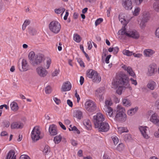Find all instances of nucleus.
Wrapping results in <instances>:
<instances>
[{"instance_id": "nucleus-1", "label": "nucleus", "mask_w": 159, "mask_h": 159, "mask_svg": "<svg viewBox=\"0 0 159 159\" xmlns=\"http://www.w3.org/2000/svg\"><path fill=\"white\" fill-rule=\"evenodd\" d=\"M113 85L116 89V93L119 95H121L124 88L132 90L129 84V79L125 74L120 73L118 75V79L116 81L112 82Z\"/></svg>"}, {"instance_id": "nucleus-2", "label": "nucleus", "mask_w": 159, "mask_h": 159, "mask_svg": "<svg viewBox=\"0 0 159 159\" xmlns=\"http://www.w3.org/2000/svg\"><path fill=\"white\" fill-rule=\"evenodd\" d=\"M104 117L100 113H97L93 117V120L95 128H98L99 131L106 132L110 129L109 124L104 121Z\"/></svg>"}, {"instance_id": "nucleus-3", "label": "nucleus", "mask_w": 159, "mask_h": 159, "mask_svg": "<svg viewBox=\"0 0 159 159\" xmlns=\"http://www.w3.org/2000/svg\"><path fill=\"white\" fill-rule=\"evenodd\" d=\"M28 57L31 64L34 66H36L41 64L45 60L44 55L41 53L35 54L33 51L30 52Z\"/></svg>"}, {"instance_id": "nucleus-4", "label": "nucleus", "mask_w": 159, "mask_h": 159, "mask_svg": "<svg viewBox=\"0 0 159 159\" xmlns=\"http://www.w3.org/2000/svg\"><path fill=\"white\" fill-rule=\"evenodd\" d=\"M129 20H121V23L123 24V26L121 29L118 32L119 35H125L129 37H131L135 39H137L139 37V34L138 32L135 30L129 31V33L125 31L126 26L129 22Z\"/></svg>"}, {"instance_id": "nucleus-5", "label": "nucleus", "mask_w": 159, "mask_h": 159, "mask_svg": "<svg viewBox=\"0 0 159 159\" xmlns=\"http://www.w3.org/2000/svg\"><path fill=\"white\" fill-rule=\"evenodd\" d=\"M125 109L121 106L118 105L117 107V113L115 116V119L118 121L121 122H125L126 120V115L125 114Z\"/></svg>"}, {"instance_id": "nucleus-6", "label": "nucleus", "mask_w": 159, "mask_h": 159, "mask_svg": "<svg viewBox=\"0 0 159 159\" xmlns=\"http://www.w3.org/2000/svg\"><path fill=\"white\" fill-rule=\"evenodd\" d=\"M50 30L54 34H57L60 31L61 26L57 20H52L49 25Z\"/></svg>"}, {"instance_id": "nucleus-7", "label": "nucleus", "mask_w": 159, "mask_h": 159, "mask_svg": "<svg viewBox=\"0 0 159 159\" xmlns=\"http://www.w3.org/2000/svg\"><path fill=\"white\" fill-rule=\"evenodd\" d=\"M40 131L39 126H36L33 129L31 133V138L34 142L38 140L39 139L42 138L39 136Z\"/></svg>"}, {"instance_id": "nucleus-8", "label": "nucleus", "mask_w": 159, "mask_h": 159, "mask_svg": "<svg viewBox=\"0 0 159 159\" xmlns=\"http://www.w3.org/2000/svg\"><path fill=\"white\" fill-rule=\"evenodd\" d=\"M85 108L89 112H93L95 111L96 106L94 102L91 100L86 101L85 104Z\"/></svg>"}, {"instance_id": "nucleus-9", "label": "nucleus", "mask_w": 159, "mask_h": 159, "mask_svg": "<svg viewBox=\"0 0 159 159\" xmlns=\"http://www.w3.org/2000/svg\"><path fill=\"white\" fill-rule=\"evenodd\" d=\"M37 74L41 77H44L48 73L47 71L45 68L42 66H39L36 69Z\"/></svg>"}, {"instance_id": "nucleus-10", "label": "nucleus", "mask_w": 159, "mask_h": 159, "mask_svg": "<svg viewBox=\"0 0 159 159\" xmlns=\"http://www.w3.org/2000/svg\"><path fill=\"white\" fill-rule=\"evenodd\" d=\"M122 5L126 10H131L132 8V0H122Z\"/></svg>"}, {"instance_id": "nucleus-11", "label": "nucleus", "mask_w": 159, "mask_h": 159, "mask_svg": "<svg viewBox=\"0 0 159 159\" xmlns=\"http://www.w3.org/2000/svg\"><path fill=\"white\" fill-rule=\"evenodd\" d=\"M24 126L23 124L20 121H14L11 125V129H22Z\"/></svg>"}, {"instance_id": "nucleus-12", "label": "nucleus", "mask_w": 159, "mask_h": 159, "mask_svg": "<svg viewBox=\"0 0 159 159\" xmlns=\"http://www.w3.org/2000/svg\"><path fill=\"white\" fill-rule=\"evenodd\" d=\"M141 18L142 20H150L155 19L153 15H151L147 11H145L143 13L141 16Z\"/></svg>"}, {"instance_id": "nucleus-13", "label": "nucleus", "mask_w": 159, "mask_h": 159, "mask_svg": "<svg viewBox=\"0 0 159 159\" xmlns=\"http://www.w3.org/2000/svg\"><path fill=\"white\" fill-rule=\"evenodd\" d=\"M148 127L146 126H140L139 128L143 136L145 139H148L149 138L148 134H147V132Z\"/></svg>"}, {"instance_id": "nucleus-14", "label": "nucleus", "mask_w": 159, "mask_h": 159, "mask_svg": "<svg viewBox=\"0 0 159 159\" xmlns=\"http://www.w3.org/2000/svg\"><path fill=\"white\" fill-rule=\"evenodd\" d=\"M150 121L156 125L159 126V116L157 114L154 113L152 115Z\"/></svg>"}, {"instance_id": "nucleus-15", "label": "nucleus", "mask_w": 159, "mask_h": 159, "mask_svg": "<svg viewBox=\"0 0 159 159\" xmlns=\"http://www.w3.org/2000/svg\"><path fill=\"white\" fill-rule=\"evenodd\" d=\"M19 70L21 71H25L29 69V65L27 61L25 59H23L22 61V66L21 68L19 67Z\"/></svg>"}, {"instance_id": "nucleus-16", "label": "nucleus", "mask_w": 159, "mask_h": 159, "mask_svg": "<svg viewBox=\"0 0 159 159\" xmlns=\"http://www.w3.org/2000/svg\"><path fill=\"white\" fill-rule=\"evenodd\" d=\"M71 88V84L69 81H66L64 83L61 87L62 91L65 92L69 91Z\"/></svg>"}, {"instance_id": "nucleus-17", "label": "nucleus", "mask_w": 159, "mask_h": 159, "mask_svg": "<svg viewBox=\"0 0 159 159\" xmlns=\"http://www.w3.org/2000/svg\"><path fill=\"white\" fill-rule=\"evenodd\" d=\"M73 116L80 120L83 117L82 112L79 110H75L73 112Z\"/></svg>"}, {"instance_id": "nucleus-18", "label": "nucleus", "mask_w": 159, "mask_h": 159, "mask_svg": "<svg viewBox=\"0 0 159 159\" xmlns=\"http://www.w3.org/2000/svg\"><path fill=\"white\" fill-rule=\"evenodd\" d=\"M49 132L52 135H55L57 134L56 126L54 125H52L49 126Z\"/></svg>"}, {"instance_id": "nucleus-19", "label": "nucleus", "mask_w": 159, "mask_h": 159, "mask_svg": "<svg viewBox=\"0 0 159 159\" xmlns=\"http://www.w3.org/2000/svg\"><path fill=\"white\" fill-rule=\"evenodd\" d=\"M112 102L110 99H106L105 101V105L102 107L103 110H107V109L111 108L110 106L112 105Z\"/></svg>"}, {"instance_id": "nucleus-20", "label": "nucleus", "mask_w": 159, "mask_h": 159, "mask_svg": "<svg viewBox=\"0 0 159 159\" xmlns=\"http://www.w3.org/2000/svg\"><path fill=\"white\" fill-rule=\"evenodd\" d=\"M97 71L92 69H90L87 71L86 75L89 78L93 79L95 75H96Z\"/></svg>"}, {"instance_id": "nucleus-21", "label": "nucleus", "mask_w": 159, "mask_h": 159, "mask_svg": "<svg viewBox=\"0 0 159 159\" xmlns=\"http://www.w3.org/2000/svg\"><path fill=\"white\" fill-rule=\"evenodd\" d=\"M147 86L148 89L153 90L156 87L157 84L154 81L152 80H150L149 81Z\"/></svg>"}, {"instance_id": "nucleus-22", "label": "nucleus", "mask_w": 159, "mask_h": 159, "mask_svg": "<svg viewBox=\"0 0 159 159\" xmlns=\"http://www.w3.org/2000/svg\"><path fill=\"white\" fill-rule=\"evenodd\" d=\"M107 110H103L105 112L109 117L110 118H113L115 116V114L113 113V109L111 108H109L107 109Z\"/></svg>"}, {"instance_id": "nucleus-23", "label": "nucleus", "mask_w": 159, "mask_h": 159, "mask_svg": "<svg viewBox=\"0 0 159 159\" xmlns=\"http://www.w3.org/2000/svg\"><path fill=\"white\" fill-rule=\"evenodd\" d=\"M122 67L124 68V70L127 71V72L130 75L133 77L135 76V75L131 67L129 66L127 67L125 66H123Z\"/></svg>"}, {"instance_id": "nucleus-24", "label": "nucleus", "mask_w": 159, "mask_h": 159, "mask_svg": "<svg viewBox=\"0 0 159 159\" xmlns=\"http://www.w3.org/2000/svg\"><path fill=\"white\" fill-rule=\"evenodd\" d=\"M15 152L13 150H10L6 157V159H16V156H15Z\"/></svg>"}, {"instance_id": "nucleus-25", "label": "nucleus", "mask_w": 159, "mask_h": 159, "mask_svg": "<svg viewBox=\"0 0 159 159\" xmlns=\"http://www.w3.org/2000/svg\"><path fill=\"white\" fill-rule=\"evenodd\" d=\"M138 108L136 107L134 108H132L127 111V114L129 116H132L134 115L137 111Z\"/></svg>"}, {"instance_id": "nucleus-26", "label": "nucleus", "mask_w": 159, "mask_h": 159, "mask_svg": "<svg viewBox=\"0 0 159 159\" xmlns=\"http://www.w3.org/2000/svg\"><path fill=\"white\" fill-rule=\"evenodd\" d=\"M143 53L146 57H149L152 56L155 53V51L151 49H148L145 50L143 51Z\"/></svg>"}, {"instance_id": "nucleus-27", "label": "nucleus", "mask_w": 159, "mask_h": 159, "mask_svg": "<svg viewBox=\"0 0 159 159\" xmlns=\"http://www.w3.org/2000/svg\"><path fill=\"white\" fill-rule=\"evenodd\" d=\"M96 74V75H95L92 79V81L94 82L98 83L101 81V77L98 75L97 72Z\"/></svg>"}, {"instance_id": "nucleus-28", "label": "nucleus", "mask_w": 159, "mask_h": 159, "mask_svg": "<svg viewBox=\"0 0 159 159\" xmlns=\"http://www.w3.org/2000/svg\"><path fill=\"white\" fill-rule=\"evenodd\" d=\"M11 110L14 111H16L19 108L17 104L14 102L11 103Z\"/></svg>"}, {"instance_id": "nucleus-29", "label": "nucleus", "mask_w": 159, "mask_h": 159, "mask_svg": "<svg viewBox=\"0 0 159 159\" xmlns=\"http://www.w3.org/2000/svg\"><path fill=\"white\" fill-rule=\"evenodd\" d=\"M122 102L123 105L127 107L130 106L131 105L130 101L128 98H124Z\"/></svg>"}, {"instance_id": "nucleus-30", "label": "nucleus", "mask_w": 159, "mask_h": 159, "mask_svg": "<svg viewBox=\"0 0 159 159\" xmlns=\"http://www.w3.org/2000/svg\"><path fill=\"white\" fill-rule=\"evenodd\" d=\"M155 72V68L151 66H149L148 68V75L149 76L153 75Z\"/></svg>"}, {"instance_id": "nucleus-31", "label": "nucleus", "mask_w": 159, "mask_h": 159, "mask_svg": "<svg viewBox=\"0 0 159 159\" xmlns=\"http://www.w3.org/2000/svg\"><path fill=\"white\" fill-rule=\"evenodd\" d=\"M82 38L78 34H74L73 36V39L77 43H80L81 40Z\"/></svg>"}, {"instance_id": "nucleus-32", "label": "nucleus", "mask_w": 159, "mask_h": 159, "mask_svg": "<svg viewBox=\"0 0 159 159\" xmlns=\"http://www.w3.org/2000/svg\"><path fill=\"white\" fill-rule=\"evenodd\" d=\"M118 132L119 133L121 134L123 132H127L128 130L126 127H120L118 128Z\"/></svg>"}, {"instance_id": "nucleus-33", "label": "nucleus", "mask_w": 159, "mask_h": 159, "mask_svg": "<svg viewBox=\"0 0 159 159\" xmlns=\"http://www.w3.org/2000/svg\"><path fill=\"white\" fill-rule=\"evenodd\" d=\"M61 139L62 137L60 135H59L55 137L53 140L55 143L58 144L61 142Z\"/></svg>"}, {"instance_id": "nucleus-34", "label": "nucleus", "mask_w": 159, "mask_h": 159, "mask_svg": "<svg viewBox=\"0 0 159 159\" xmlns=\"http://www.w3.org/2000/svg\"><path fill=\"white\" fill-rule=\"evenodd\" d=\"M65 11V9L63 7H61L58 9H56L54 10L55 12L57 14H59L62 12L61 16H62L63 13Z\"/></svg>"}, {"instance_id": "nucleus-35", "label": "nucleus", "mask_w": 159, "mask_h": 159, "mask_svg": "<svg viewBox=\"0 0 159 159\" xmlns=\"http://www.w3.org/2000/svg\"><path fill=\"white\" fill-rule=\"evenodd\" d=\"M50 151V147L48 145H45L43 151L44 155L48 154Z\"/></svg>"}, {"instance_id": "nucleus-36", "label": "nucleus", "mask_w": 159, "mask_h": 159, "mask_svg": "<svg viewBox=\"0 0 159 159\" xmlns=\"http://www.w3.org/2000/svg\"><path fill=\"white\" fill-rule=\"evenodd\" d=\"M153 7L155 11L159 12V2H154L153 4Z\"/></svg>"}, {"instance_id": "nucleus-37", "label": "nucleus", "mask_w": 159, "mask_h": 159, "mask_svg": "<svg viewBox=\"0 0 159 159\" xmlns=\"http://www.w3.org/2000/svg\"><path fill=\"white\" fill-rule=\"evenodd\" d=\"M95 95L98 96L99 95H103L104 94V91L102 88H100L97 90L95 93Z\"/></svg>"}, {"instance_id": "nucleus-38", "label": "nucleus", "mask_w": 159, "mask_h": 159, "mask_svg": "<svg viewBox=\"0 0 159 159\" xmlns=\"http://www.w3.org/2000/svg\"><path fill=\"white\" fill-rule=\"evenodd\" d=\"M84 125L87 128H89L91 125V122L89 120L86 119L83 121Z\"/></svg>"}, {"instance_id": "nucleus-39", "label": "nucleus", "mask_w": 159, "mask_h": 159, "mask_svg": "<svg viewBox=\"0 0 159 159\" xmlns=\"http://www.w3.org/2000/svg\"><path fill=\"white\" fill-rule=\"evenodd\" d=\"M30 20H25L22 26V29L23 30H25L26 26L29 25L30 23Z\"/></svg>"}, {"instance_id": "nucleus-40", "label": "nucleus", "mask_w": 159, "mask_h": 159, "mask_svg": "<svg viewBox=\"0 0 159 159\" xmlns=\"http://www.w3.org/2000/svg\"><path fill=\"white\" fill-rule=\"evenodd\" d=\"M123 53L128 56H131L132 55V52H130L128 50H125L123 51Z\"/></svg>"}, {"instance_id": "nucleus-41", "label": "nucleus", "mask_w": 159, "mask_h": 159, "mask_svg": "<svg viewBox=\"0 0 159 159\" xmlns=\"http://www.w3.org/2000/svg\"><path fill=\"white\" fill-rule=\"evenodd\" d=\"M125 146L122 143H120L117 147V149L120 151H122L124 149Z\"/></svg>"}, {"instance_id": "nucleus-42", "label": "nucleus", "mask_w": 159, "mask_h": 159, "mask_svg": "<svg viewBox=\"0 0 159 159\" xmlns=\"http://www.w3.org/2000/svg\"><path fill=\"white\" fill-rule=\"evenodd\" d=\"M147 20H141L139 24L140 27L142 28H144L146 26Z\"/></svg>"}, {"instance_id": "nucleus-43", "label": "nucleus", "mask_w": 159, "mask_h": 159, "mask_svg": "<svg viewBox=\"0 0 159 159\" xmlns=\"http://www.w3.org/2000/svg\"><path fill=\"white\" fill-rule=\"evenodd\" d=\"M52 89L50 86H48L45 89V91L46 94H49L52 92Z\"/></svg>"}, {"instance_id": "nucleus-44", "label": "nucleus", "mask_w": 159, "mask_h": 159, "mask_svg": "<svg viewBox=\"0 0 159 159\" xmlns=\"http://www.w3.org/2000/svg\"><path fill=\"white\" fill-rule=\"evenodd\" d=\"M80 49L82 50V52L84 54L85 57H86L87 59L89 60H90V58L88 56V55L86 53V52L84 51V47L82 45H80Z\"/></svg>"}, {"instance_id": "nucleus-45", "label": "nucleus", "mask_w": 159, "mask_h": 159, "mask_svg": "<svg viewBox=\"0 0 159 159\" xmlns=\"http://www.w3.org/2000/svg\"><path fill=\"white\" fill-rule=\"evenodd\" d=\"M4 127L8 128L10 125V122L7 120H4L3 122Z\"/></svg>"}, {"instance_id": "nucleus-46", "label": "nucleus", "mask_w": 159, "mask_h": 159, "mask_svg": "<svg viewBox=\"0 0 159 159\" xmlns=\"http://www.w3.org/2000/svg\"><path fill=\"white\" fill-rule=\"evenodd\" d=\"M131 135L128 134H126L124 137V139L126 141H127L131 140Z\"/></svg>"}, {"instance_id": "nucleus-47", "label": "nucleus", "mask_w": 159, "mask_h": 159, "mask_svg": "<svg viewBox=\"0 0 159 159\" xmlns=\"http://www.w3.org/2000/svg\"><path fill=\"white\" fill-rule=\"evenodd\" d=\"M140 9L138 7H136L134 10V11L133 12V15L135 16H136L138 15L140 12Z\"/></svg>"}, {"instance_id": "nucleus-48", "label": "nucleus", "mask_w": 159, "mask_h": 159, "mask_svg": "<svg viewBox=\"0 0 159 159\" xmlns=\"http://www.w3.org/2000/svg\"><path fill=\"white\" fill-rule=\"evenodd\" d=\"M111 138L113 141L114 144L115 145L117 144L119 142V139L116 136H112Z\"/></svg>"}, {"instance_id": "nucleus-49", "label": "nucleus", "mask_w": 159, "mask_h": 159, "mask_svg": "<svg viewBox=\"0 0 159 159\" xmlns=\"http://www.w3.org/2000/svg\"><path fill=\"white\" fill-rule=\"evenodd\" d=\"M53 99L57 105L59 104L61 102L60 100L55 96L53 97Z\"/></svg>"}, {"instance_id": "nucleus-50", "label": "nucleus", "mask_w": 159, "mask_h": 159, "mask_svg": "<svg viewBox=\"0 0 159 159\" xmlns=\"http://www.w3.org/2000/svg\"><path fill=\"white\" fill-rule=\"evenodd\" d=\"M69 130L70 131L75 130L76 131V133L78 134H79L80 133V131L77 129V127L75 126H74L72 128H71V129L70 128H69Z\"/></svg>"}, {"instance_id": "nucleus-51", "label": "nucleus", "mask_w": 159, "mask_h": 159, "mask_svg": "<svg viewBox=\"0 0 159 159\" xmlns=\"http://www.w3.org/2000/svg\"><path fill=\"white\" fill-rule=\"evenodd\" d=\"M75 97L77 99V102L78 103L79 102V101L80 100V98L79 96V95H78L77 93V90H75Z\"/></svg>"}, {"instance_id": "nucleus-52", "label": "nucleus", "mask_w": 159, "mask_h": 159, "mask_svg": "<svg viewBox=\"0 0 159 159\" xmlns=\"http://www.w3.org/2000/svg\"><path fill=\"white\" fill-rule=\"evenodd\" d=\"M29 32L32 35H34L36 33L35 30L32 28H30Z\"/></svg>"}, {"instance_id": "nucleus-53", "label": "nucleus", "mask_w": 159, "mask_h": 159, "mask_svg": "<svg viewBox=\"0 0 159 159\" xmlns=\"http://www.w3.org/2000/svg\"><path fill=\"white\" fill-rule=\"evenodd\" d=\"M59 70H56L52 73V76H57L59 74Z\"/></svg>"}, {"instance_id": "nucleus-54", "label": "nucleus", "mask_w": 159, "mask_h": 159, "mask_svg": "<svg viewBox=\"0 0 159 159\" xmlns=\"http://www.w3.org/2000/svg\"><path fill=\"white\" fill-rule=\"evenodd\" d=\"M20 159H30V157L27 155H22L20 156Z\"/></svg>"}, {"instance_id": "nucleus-55", "label": "nucleus", "mask_w": 159, "mask_h": 159, "mask_svg": "<svg viewBox=\"0 0 159 159\" xmlns=\"http://www.w3.org/2000/svg\"><path fill=\"white\" fill-rule=\"evenodd\" d=\"M119 20H126V18H125V15L123 14L120 13L119 15Z\"/></svg>"}, {"instance_id": "nucleus-56", "label": "nucleus", "mask_w": 159, "mask_h": 159, "mask_svg": "<svg viewBox=\"0 0 159 159\" xmlns=\"http://www.w3.org/2000/svg\"><path fill=\"white\" fill-rule=\"evenodd\" d=\"M51 62V59L50 58L48 59L47 61V65L46 66L47 69H48L49 68Z\"/></svg>"}, {"instance_id": "nucleus-57", "label": "nucleus", "mask_w": 159, "mask_h": 159, "mask_svg": "<svg viewBox=\"0 0 159 159\" xmlns=\"http://www.w3.org/2000/svg\"><path fill=\"white\" fill-rule=\"evenodd\" d=\"M70 142L72 145L74 146H76L78 144L77 142L74 139H71Z\"/></svg>"}, {"instance_id": "nucleus-58", "label": "nucleus", "mask_w": 159, "mask_h": 159, "mask_svg": "<svg viewBox=\"0 0 159 159\" xmlns=\"http://www.w3.org/2000/svg\"><path fill=\"white\" fill-rule=\"evenodd\" d=\"M80 66L82 67H84L85 66L83 61L80 59H78L77 61Z\"/></svg>"}, {"instance_id": "nucleus-59", "label": "nucleus", "mask_w": 159, "mask_h": 159, "mask_svg": "<svg viewBox=\"0 0 159 159\" xmlns=\"http://www.w3.org/2000/svg\"><path fill=\"white\" fill-rule=\"evenodd\" d=\"M119 50V48L118 47H116L113 48V53L115 54H116Z\"/></svg>"}, {"instance_id": "nucleus-60", "label": "nucleus", "mask_w": 159, "mask_h": 159, "mask_svg": "<svg viewBox=\"0 0 159 159\" xmlns=\"http://www.w3.org/2000/svg\"><path fill=\"white\" fill-rule=\"evenodd\" d=\"M156 36L159 39V27L156 30L155 33Z\"/></svg>"}, {"instance_id": "nucleus-61", "label": "nucleus", "mask_w": 159, "mask_h": 159, "mask_svg": "<svg viewBox=\"0 0 159 159\" xmlns=\"http://www.w3.org/2000/svg\"><path fill=\"white\" fill-rule=\"evenodd\" d=\"M67 102L68 105L70 107H73V103L70 100L68 99L67 101Z\"/></svg>"}, {"instance_id": "nucleus-62", "label": "nucleus", "mask_w": 159, "mask_h": 159, "mask_svg": "<svg viewBox=\"0 0 159 159\" xmlns=\"http://www.w3.org/2000/svg\"><path fill=\"white\" fill-rule=\"evenodd\" d=\"M111 55H109L106 57L105 59V62L106 63H107V64H108L109 63V59L110 57H111Z\"/></svg>"}, {"instance_id": "nucleus-63", "label": "nucleus", "mask_w": 159, "mask_h": 159, "mask_svg": "<svg viewBox=\"0 0 159 159\" xmlns=\"http://www.w3.org/2000/svg\"><path fill=\"white\" fill-rule=\"evenodd\" d=\"M130 80L131 81V83L132 84L135 85H136L137 84V83L136 80H134L133 78H130Z\"/></svg>"}, {"instance_id": "nucleus-64", "label": "nucleus", "mask_w": 159, "mask_h": 159, "mask_svg": "<svg viewBox=\"0 0 159 159\" xmlns=\"http://www.w3.org/2000/svg\"><path fill=\"white\" fill-rule=\"evenodd\" d=\"M88 48L89 50H90L92 48V45L91 44V41H89L88 42Z\"/></svg>"}]
</instances>
